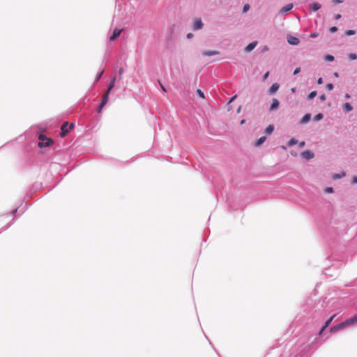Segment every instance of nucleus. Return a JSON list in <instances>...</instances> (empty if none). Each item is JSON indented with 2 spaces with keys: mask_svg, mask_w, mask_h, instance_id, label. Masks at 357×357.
I'll return each instance as SVG.
<instances>
[{
  "mask_svg": "<svg viewBox=\"0 0 357 357\" xmlns=\"http://www.w3.org/2000/svg\"><path fill=\"white\" fill-rule=\"evenodd\" d=\"M257 44V42H252V43H251L248 44V45L246 46V47H245V50H246L247 52H250V51H252V50L256 47Z\"/></svg>",
  "mask_w": 357,
  "mask_h": 357,
  "instance_id": "obj_14",
  "label": "nucleus"
},
{
  "mask_svg": "<svg viewBox=\"0 0 357 357\" xmlns=\"http://www.w3.org/2000/svg\"><path fill=\"white\" fill-rule=\"evenodd\" d=\"M317 96V91H313L308 95V99L311 100Z\"/></svg>",
  "mask_w": 357,
  "mask_h": 357,
  "instance_id": "obj_26",
  "label": "nucleus"
},
{
  "mask_svg": "<svg viewBox=\"0 0 357 357\" xmlns=\"http://www.w3.org/2000/svg\"><path fill=\"white\" fill-rule=\"evenodd\" d=\"M343 2V0H333L334 3H341Z\"/></svg>",
  "mask_w": 357,
  "mask_h": 357,
  "instance_id": "obj_36",
  "label": "nucleus"
},
{
  "mask_svg": "<svg viewBox=\"0 0 357 357\" xmlns=\"http://www.w3.org/2000/svg\"><path fill=\"white\" fill-rule=\"evenodd\" d=\"M301 71V68H296L294 71V75H296L298 74V73H300Z\"/></svg>",
  "mask_w": 357,
  "mask_h": 357,
  "instance_id": "obj_33",
  "label": "nucleus"
},
{
  "mask_svg": "<svg viewBox=\"0 0 357 357\" xmlns=\"http://www.w3.org/2000/svg\"><path fill=\"white\" fill-rule=\"evenodd\" d=\"M293 8V4L292 3H289L287 5H286L285 6H284L283 8H281L280 13L281 14H284L286 13H287L288 11L291 10Z\"/></svg>",
  "mask_w": 357,
  "mask_h": 357,
  "instance_id": "obj_10",
  "label": "nucleus"
},
{
  "mask_svg": "<svg viewBox=\"0 0 357 357\" xmlns=\"http://www.w3.org/2000/svg\"><path fill=\"white\" fill-rule=\"evenodd\" d=\"M279 86H280L278 83L273 84L269 89V93H274L275 92H276L278 90Z\"/></svg>",
  "mask_w": 357,
  "mask_h": 357,
  "instance_id": "obj_13",
  "label": "nucleus"
},
{
  "mask_svg": "<svg viewBox=\"0 0 357 357\" xmlns=\"http://www.w3.org/2000/svg\"><path fill=\"white\" fill-rule=\"evenodd\" d=\"M68 126V123L67 121L64 122L62 126H61V136L62 137H65L67 133L69 132V130H68L67 128V126Z\"/></svg>",
  "mask_w": 357,
  "mask_h": 357,
  "instance_id": "obj_6",
  "label": "nucleus"
},
{
  "mask_svg": "<svg viewBox=\"0 0 357 357\" xmlns=\"http://www.w3.org/2000/svg\"><path fill=\"white\" fill-rule=\"evenodd\" d=\"M203 23H202V21L201 19H196L195 21H194V24H193V29L194 30H199V29H202L203 27Z\"/></svg>",
  "mask_w": 357,
  "mask_h": 357,
  "instance_id": "obj_5",
  "label": "nucleus"
},
{
  "mask_svg": "<svg viewBox=\"0 0 357 357\" xmlns=\"http://www.w3.org/2000/svg\"><path fill=\"white\" fill-rule=\"evenodd\" d=\"M334 75H335V77H338V76H339V75H338V73H334Z\"/></svg>",
  "mask_w": 357,
  "mask_h": 357,
  "instance_id": "obj_49",
  "label": "nucleus"
},
{
  "mask_svg": "<svg viewBox=\"0 0 357 357\" xmlns=\"http://www.w3.org/2000/svg\"><path fill=\"white\" fill-rule=\"evenodd\" d=\"M250 9V5L248 3H246L243 6V11L244 13L247 12L248 10Z\"/></svg>",
  "mask_w": 357,
  "mask_h": 357,
  "instance_id": "obj_29",
  "label": "nucleus"
},
{
  "mask_svg": "<svg viewBox=\"0 0 357 357\" xmlns=\"http://www.w3.org/2000/svg\"><path fill=\"white\" fill-rule=\"evenodd\" d=\"M159 84H160V86H161V89L163 91L166 92L167 90L165 89V87L159 82Z\"/></svg>",
  "mask_w": 357,
  "mask_h": 357,
  "instance_id": "obj_40",
  "label": "nucleus"
},
{
  "mask_svg": "<svg viewBox=\"0 0 357 357\" xmlns=\"http://www.w3.org/2000/svg\"><path fill=\"white\" fill-rule=\"evenodd\" d=\"M353 183H357V176H354L352 178Z\"/></svg>",
  "mask_w": 357,
  "mask_h": 357,
  "instance_id": "obj_39",
  "label": "nucleus"
},
{
  "mask_svg": "<svg viewBox=\"0 0 357 357\" xmlns=\"http://www.w3.org/2000/svg\"><path fill=\"white\" fill-rule=\"evenodd\" d=\"M301 156L306 160H311L314 158V154L311 151L306 150L301 153Z\"/></svg>",
  "mask_w": 357,
  "mask_h": 357,
  "instance_id": "obj_3",
  "label": "nucleus"
},
{
  "mask_svg": "<svg viewBox=\"0 0 357 357\" xmlns=\"http://www.w3.org/2000/svg\"><path fill=\"white\" fill-rule=\"evenodd\" d=\"M325 60L328 61H333L334 60V56L331 54H328L325 56Z\"/></svg>",
  "mask_w": 357,
  "mask_h": 357,
  "instance_id": "obj_25",
  "label": "nucleus"
},
{
  "mask_svg": "<svg viewBox=\"0 0 357 357\" xmlns=\"http://www.w3.org/2000/svg\"><path fill=\"white\" fill-rule=\"evenodd\" d=\"M197 93L198 94V96H199L201 98H202V99H204V98H205L204 93V92H203L202 90H200V89H197Z\"/></svg>",
  "mask_w": 357,
  "mask_h": 357,
  "instance_id": "obj_24",
  "label": "nucleus"
},
{
  "mask_svg": "<svg viewBox=\"0 0 357 357\" xmlns=\"http://www.w3.org/2000/svg\"><path fill=\"white\" fill-rule=\"evenodd\" d=\"M75 125L73 123H70V125L69 126V130H72L73 128H74Z\"/></svg>",
  "mask_w": 357,
  "mask_h": 357,
  "instance_id": "obj_43",
  "label": "nucleus"
},
{
  "mask_svg": "<svg viewBox=\"0 0 357 357\" xmlns=\"http://www.w3.org/2000/svg\"><path fill=\"white\" fill-rule=\"evenodd\" d=\"M318 36V34L317 33H313L310 35V37L311 38H315Z\"/></svg>",
  "mask_w": 357,
  "mask_h": 357,
  "instance_id": "obj_42",
  "label": "nucleus"
},
{
  "mask_svg": "<svg viewBox=\"0 0 357 357\" xmlns=\"http://www.w3.org/2000/svg\"><path fill=\"white\" fill-rule=\"evenodd\" d=\"M236 97V96H234V97H232L231 99L230 100V101H232Z\"/></svg>",
  "mask_w": 357,
  "mask_h": 357,
  "instance_id": "obj_51",
  "label": "nucleus"
},
{
  "mask_svg": "<svg viewBox=\"0 0 357 357\" xmlns=\"http://www.w3.org/2000/svg\"><path fill=\"white\" fill-rule=\"evenodd\" d=\"M310 119H311V114H306L301 119V123H306L310 120Z\"/></svg>",
  "mask_w": 357,
  "mask_h": 357,
  "instance_id": "obj_17",
  "label": "nucleus"
},
{
  "mask_svg": "<svg viewBox=\"0 0 357 357\" xmlns=\"http://www.w3.org/2000/svg\"><path fill=\"white\" fill-rule=\"evenodd\" d=\"M115 80H116V78L115 77H113V79L111 80L110 83H109V85L105 92V93L103 95L102 97H107V99L109 98V94L111 91V90L113 89V87L114 86V84H115Z\"/></svg>",
  "mask_w": 357,
  "mask_h": 357,
  "instance_id": "obj_4",
  "label": "nucleus"
},
{
  "mask_svg": "<svg viewBox=\"0 0 357 357\" xmlns=\"http://www.w3.org/2000/svg\"><path fill=\"white\" fill-rule=\"evenodd\" d=\"M203 55L204 56H214L219 54L218 51L212 50V51H204L203 52Z\"/></svg>",
  "mask_w": 357,
  "mask_h": 357,
  "instance_id": "obj_15",
  "label": "nucleus"
},
{
  "mask_svg": "<svg viewBox=\"0 0 357 357\" xmlns=\"http://www.w3.org/2000/svg\"><path fill=\"white\" fill-rule=\"evenodd\" d=\"M356 33V31L354 30H348L345 32V34L347 36H351L354 35Z\"/></svg>",
  "mask_w": 357,
  "mask_h": 357,
  "instance_id": "obj_28",
  "label": "nucleus"
},
{
  "mask_svg": "<svg viewBox=\"0 0 357 357\" xmlns=\"http://www.w3.org/2000/svg\"><path fill=\"white\" fill-rule=\"evenodd\" d=\"M323 117H324L323 114L321 113H319L314 116V120L319 121V120L322 119Z\"/></svg>",
  "mask_w": 357,
  "mask_h": 357,
  "instance_id": "obj_27",
  "label": "nucleus"
},
{
  "mask_svg": "<svg viewBox=\"0 0 357 357\" xmlns=\"http://www.w3.org/2000/svg\"><path fill=\"white\" fill-rule=\"evenodd\" d=\"M123 68H120V69H119V73H120V74H121V73H123Z\"/></svg>",
  "mask_w": 357,
  "mask_h": 357,
  "instance_id": "obj_48",
  "label": "nucleus"
},
{
  "mask_svg": "<svg viewBox=\"0 0 357 357\" xmlns=\"http://www.w3.org/2000/svg\"><path fill=\"white\" fill-rule=\"evenodd\" d=\"M323 83V79L321 77H319L317 80V84H321Z\"/></svg>",
  "mask_w": 357,
  "mask_h": 357,
  "instance_id": "obj_37",
  "label": "nucleus"
},
{
  "mask_svg": "<svg viewBox=\"0 0 357 357\" xmlns=\"http://www.w3.org/2000/svg\"><path fill=\"white\" fill-rule=\"evenodd\" d=\"M337 31V28L336 26H332L330 28V31L331 33L336 32Z\"/></svg>",
  "mask_w": 357,
  "mask_h": 357,
  "instance_id": "obj_32",
  "label": "nucleus"
},
{
  "mask_svg": "<svg viewBox=\"0 0 357 357\" xmlns=\"http://www.w3.org/2000/svg\"><path fill=\"white\" fill-rule=\"evenodd\" d=\"M349 59L353 61L357 59V54L355 53H350L348 55Z\"/></svg>",
  "mask_w": 357,
  "mask_h": 357,
  "instance_id": "obj_23",
  "label": "nucleus"
},
{
  "mask_svg": "<svg viewBox=\"0 0 357 357\" xmlns=\"http://www.w3.org/2000/svg\"><path fill=\"white\" fill-rule=\"evenodd\" d=\"M102 74H103V71L100 72V74H98V77L97 79H99Z\"/></svg>",
  "mask_w": 357,
  "mask_h": 357,
  "instance_id": "obj_44",
  "label": "nucleus"
},
{
  "mask_svg": "<svg viewBox=\"0 0 357 357\" xmlns=\"http://www.w3.org/2000/svg\"><path fill=\"white\" fill-rule=\"evenodd\" d=\"M269 75V72H266L264 75V79L266 80Z\"/></svg>",
  "mask_w": 357,
  "mask_h": 357,
  "instance_id": "obj_35",
  "label": "nucleus"
},
{
  "mask_svg": "<svg viewBox=\"0 0 357 357\" xmlns=\"http://www.w3.org/2000/svg\"><path fill=\"white\" fill-rule=\"evenodd\" d=\"M326 192L327 193H332L333 192V188H331V187H329V188H327L326 190H325Z\"/></svg>",
  "mask_w": 357,
  "mask_h": 357,
  "instance_id": "obj_31",
  "label": "nucleus"
},
{
  "mask_svg": "<svg viewBox=\"0 0 357 357\" xmlns=\"http://www.w3.org/2000/svg\"><path fill=\"white\" fill-rule=\"evenodd\" d=\"M122 29H115L113 31L112 35L109 37L111 41L114 40L117 37L120 36L122 32Z\"/></svg>",
  "mask_w": 357,
  "mask_h": 357,
  "instance_id": "obj_8",
  "label": "nucleus"
},
{
  "mask_svg": "<svg viewBox=\"0 0 357 357\" xmlns=\"http://www.w3.org/2000/svg\"><path fill=\"white\" fill-rule=\"evenodd\" d=\"M321 8V5L319 3H314L311 5V9L313 11H317Z\"/></svg>",
  "mask_w": 357,
  "mask_h": 357,
  "instance_id": "obj_20",
  "label": "nucleus"
},
{
  "mask_svg": "<svg viewBox=\"0 0 357 357\" xmlns=\"http://www.w3.org/2000/svg\"><path fill=\"white\" fill-rule=\"evenodd\" d=\"M40 140L38 146L40 148L50 146L53 144V140L50 138H47L45 135L40 134L38 137Z\"/></svg>",
  "mask_w": 357,
  "mask_h": 357,
  "instance_id": "obj_2",
  "label": "nucleus"
},
{
  "mask_svg": "<svg viewBox=\"0 0 357 357\" xmlns=\"http://www.w3.org/2000/svg\"><path fill=\"white\" fill-rule=\"evenodd\" d=\"M298 143V140L296 139L295 138H291L289 142H288V146H291L294 144H296Z\"/></svg>",
  "mask_w": 357,
  "mask_h": 357,
  "instance_id": "obj_22",
  "label": "nucleus"
},
{
  "mask_svg": "<svg viewBox=\"0 0 357 357\" xmlns=\"http://www.w3.org/2000/svg\"><path fill=\"white\" fill-rule=\"evenodd\" d=\"M345 96H346V98H350V96H349L348 93H347Z\"/></svg>",
  "mask_w": 357,
  "mask_h": 357,
  "instance_id": "obj_50",
  "label": "nucleus"
},
{
  "mask_svg": "<svg viewBox=\"0 0 357 357\" xmlns=\"http://www.w3.org/2000/svg\"><path fill=\"white\" fill-rule=\"evenodd\" d=\"M320 100H322V101H324L326 100V96L324 94H322L320 96Z\"/></svg>",
  "mask_w": 357,
  "mask_h": 357,
  "instance_id": "obj_38",
  "label": "nucleus"
},
{
  "mask_svg": "<svg viewBox=\"0 0 357 357\" xmlns=\"http://www.w3.org/2000/svg\"><path fill=\"white\" fill-rule=\"evenodd\" d=\"M192 36H193V35H192V33H188V34L187 35V37H188V38H191L192 37Z\"/></svg>",
  "mask_w": 357,
  "mask_h": 357,
  "instance_id": "obj_45",
  "label": "nucleus"
},
{
  "mask_svg": "<svg viewBox=\"0 0 357 357\" xmlns=\"http://www.w3.org/2000/svg\"><path fill=\"white\" fill-rule=\"evenodd\" d=\"M241 106H239L238 109H237V112H241Z\"/></svg>",
  "mask_w": 357,
  "mask_h": 357,
  "instance_id": "obj_47",
  "label": "nucleus"
},
{
  "mask_svg": "<svg viewBox=\"0 0 357 357\" xmlns=\"http://www.w3.org/2000/svg\"><path fill=\"white\" fill-rule=\"evenodd\" d=\"M274 130V126L273 125H269L265 130V132L268 135L271 134Z\"/></svg>",
  "mask_w": 357,
  "mask_h": 357,
  "instance_id": "obj_19",
  "label": "nucleus"
},
{
  "mask_svg": "<svg viewBox=\"0 0 357 357\" xmlns=\"http://www.w3.org/2000/svg\"><path fill=\"white\" fill-rule=\"evenodd\" d=\"M107 102H108V99H107V97H102L101 104L100 105V106L98 109V113L101 112L103 107L107 104Z\"/></svg>",
  "mask_w": 357,
  "mask_h": 357,
  "instance_id": "obj_12",
  "label": "nucleus"
},
{
  "mask_svg": "<svg viewBox=\"0 0 357 357\" xmlns=\"http://www.w3.org/2000/svg\"><path fill=\"white\" fill-rule=\"evenodd\" d=\"M357 323V314L352 318L346 320L345 321L337 324V326H333L331 328V331H335L337 330L341 329L345 326L353 325Z\"/></svg>",
  "mask_w": 357,
  "mask_h": 357,
  "instance_id": "obj_1",
  "label": "nucleus"
},
{
  "mask_svg": "<svg viewBox=\"0 0 357 357\" xmlns=\"http://www.w3.org/2000/svg\"><path fill=\"white\" fill-rule=\"evenodd\" d=\"M245 123V119H243L241 121V125H243L244 123Z\"/></svg>",
  "mask_w": 357,
  "mask_h": 357,
  "instance_id": "obj_46",
  "label": "nucleus"
},
{
  "mask_svg": "<svg viewBox=\"0 0 357 357\" xmlns=\"http://www.w3.org/2000/svg\"><path fill=\"white\" fill-rule=\"evenodd\" d=\"M279 105H280V102L277 99L273 98L272 100V104L270 107V110L276 109L279 107Z\"/></svg>",
  "mask_w": 357,
  "mask_h": 357,
  "instance_id": "obj_11",
  "label": "nucleus"
},
{
  "mask_svg": "<svg viewBox=\"0 0 357 357\" xmlns=\"http://www.w3.org/2000/svg\"><path fill=\"white\" fill-rule=\"evenodd\" d=\"M340 18H341V15L340 14L335 15V20H339Z\"/></svg>",
  "mask_w": 357,
  "mask_h": 357,
  "instance_id": "obj_41",
  "label": "nucleus"
},
{
  "mask_svg": "<svg viewBox=\"0 0 357 357\" xmlns=\"http://www.w3.org/2000/svg\"><path fill=\"white\" fill-rule=\"evenodd\" d=\"M266 137L265 136H263L261 137H260L259 139H258L255 144V146H259L260 145H261L266 140Z\"/></svg>",
  "mask_w": 357,
  "mask_h": 357,
  "instance_id": "obj_18",
  "label": "nucleus"
},
{
  "mask_svg": "<svg viewBox=\"0 0 357 357\" xmlns=\"http://www.w3.org/2000/svg\"><path fill=\"white\" fill-rule=\"evenodd\" d=\"M344 109L346 111V112H350L353 109V107L351 105V104H349V102H346L344 105Z\"/></svg>",
  "mask_w": 357,
  "mask_h": 357,
  "instance_id": "obj_21",
  "label": "nucleus"
},
{
  "mask_svg": "<svg viewBox=\"0 0 357 357\" xmlns=\"http://www.w3.org/2000/svg\"><path fill=\"white\" fill-rule=\"evenodd\" d=\"M346 175V173L344 172H342L340 174H334L333 176H332V178L333 180H337V179H339V178H341L344 176H345Z\"/></svg>",
  "mask_w": 357,
  "mask_h": 357,
  "instance_id": "obj_16",
  "label": "nucleus"
},
{
  "mask_svg": "<svg viewBox=\"0 0 357 357\" xmlns=\"http://www.w3.org/2000/svg\"><path fill=\"white\" fill-rule=\"evenodd\" d=\"M326 89H327L328 91H331V90H333V84H331V83L328 84L326 85Z\"/></svg>",
  "mask_w": 357,
  "mask_h": 357,
  "instance_id": "obj_30",
  "label": "nucleus"
},
{
  "mask_svg": "<svg viewBox=\"0 0 357 357\" xmlns=\"http://www.w3.org/2000/svg\"><path fill=\"white\" fill-rule=\"evenodd\" d=\"M305 142L303 141L299 143L298 146H299V148H303L305 146Z\"/></svg>",
  "mask_w": 357,
  "mask_h": 357,
  "instance_id": "obj_34",
  "label": "nucleus"
},
{
  "mask_svg": "<svg viewBox=\"0 0 357 357\" xmlns=\"http://www.w3.org/2000/svg\"><path fill=\"white\" fill-rule=\"evenodd\" d=\"M335 317V314L333 315L332 317H331L326 322H325V324L324 326L322 327V328L321 329L320 332H319V335L321 334L325 330L326 328L331 324V321H333V318Z\"/></svg>",
  "mask_w": 357,
  "mask_h": 357,
  "instance_id": "obj_9",
  "label": "nucleus"
},
{
  "mask_svg": "<svg viewBox=\"0 0 357 357\" xmlns=\"http://www.w3.org/2000/svg\"><path fill=\"white\" fill-rule=\"evenodd\" d=\"M287 41L289 44L291 45H298L299 43H300V40L298 38L295 37V36H289L287 37Z\"/></svg>",
  "mask_w": 357,
  "mask_h": 357,
  "instance_id": "obj_7",
  "label": "nucleus"
}]
</instances>
